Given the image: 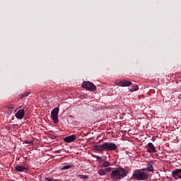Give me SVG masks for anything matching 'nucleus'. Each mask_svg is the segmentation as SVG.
Returning a JSON list of instances; mask_svg holds the SVG:
<instances>
[{
  "instance_id": "2",
  "label": "nucleus",
  "mask_w": 181,
  "mask_h": 181,
  "mask_svg": "<svg viewBox=\"0 0 181 181\" xmlns=\"http://www.w3.org/2000/svg\"><path fill=\"white\" fill-rule=\"evenodd\" d=\"M94 148L98 152H108L110 151H115L118 146L115 143L104 142L102 144L95 145Z\"/></svg>"
},
{
  "instance_id": "22",
  "label": "nucleus",
  "mask_w": 181,
  "mask_h": 181,
  "mask_svg": "<svg viewBox=\"0 0 181 181\" xmlns=\"http://www.w3.org/2000/svg\"><path fill=\"white\" fill-rule=\"evenodd\" d=\"M111 169H112L111 168H107L105 169V170H106V172L108 173V172H111Z\"/></svg>"
},
{
  "instance_id": "14",
  "label": "nucleus",
  "mask_w": 181,
  "mask_h": 181,
  "mask_svg": "<svg viewBox=\"0 0 181 181\" xmlns=\"http://www.w3.org/2000/svg\"><path fill=\"white\" fill-rule=\"evenodd\" d=\"M30 94V92H25V93H22L20 95V98L22 100V98H25V97H28Z\"/></svg>"
},
{
  "instance_id": "19",
  "label": "nucleus",
  "mask_w": 181,
  "mask_h": 181,
  "mask_svg": "<svg viewBox=\"0 0 181 181\" xmlns=\"http://www.w3.org/2000/svg\"><path fill=\"white\" fill-rule=\"evenodd\" d=\"M116 84L117 86H120V87H122V81H117Z\"/></svg>"
},
{
  "instance_id": "21",
  "label": "nucleus",
  "mask_w": 181,
  "mask_h": 181,
  "mask_svg": "<svg viewBox=\"0 0 181 181\" xmlns=\"http://www.w3.org/2000/svg\"><path fill=\"white\" fill-rule=\"evenodd\" d=\"M45 181H53V178H49V177H46L45 178Z\"/></svg>"
},
{
  "instance_id": "15",
  "label": "nucleus",
  "mask_w": 181,
  "mask_h": 181,
  "mask_svg": "<svg viewBox=\"0 0 181 181\" xmlns=\"http://www.w3.org/2000/svg\"><path fill=\"white\" fill-rule=\"evenodd\" d=\"M6 110H13L15 108V105L10 104L6 106Z\"/></svg>"
},
{
  "instance_id": "10",
  "label": "nucleus",
  "mask_w": 181,
  "mask_h": 181,
  "mask_svg": "<svg viewBox=\"0 0 181 181\" xmlns=\"http://www.w3.org/2000/svg\"><path fill=\"white\" fill-rule=\"evenodd\" d=\"M15 170H16V172H23L24 173H26V172L29 170V168L23 165H16Z\"/></svg>"
},
{
  "instance_id": "5",
  "label": "nucleus",
  "mask_w": 181,
  "mask_h": 181,
  "mask_svg": "<svg viewBox=\"0 0 181 181\" xmlns=\"http://www.w3.org/2000/svg\"><path fill=\"white\" fill-rule=\"evenodd\" d=\"M51 117L54 124H57L59 122V108L55 107L53 109L51 112Z\"/></svg>"
},
{
  "instance_id": "25",
  "label": "nucleus",
  "mask_w": 181,
  "mask_h": 181,
  "mask_svg": "<svg viewBox=\"0 0 181 181\" xmlns=\"http://www.w3.org/2000/svg\"><path fill=\"white\" fill-rule=\"evenodd\" d=\"M99 163H101V161H99Z\"/></svg>"
},
{
  "instance_id": "18",
  "label": "nucleus",
  "mask_w": 181,
  "mask_h": 181,
  "mask_svg": "<svg viewBox=\"0 0 181 181\" xmlns=\"http://www.w3.org/2000/svg\"><path fill=\"white\" fill-rule=\"evenodd\" d=\"M79 177L81 179H83V180H86L88 179V175H80Z\"/></svg>"
},
{
  "instance_id": "7",
  "label": "nucleus",
  "mask_w": 181,
  "mask_h": 181,
  "mask_svg": "<svg viewBox=\"0 0 181 181\" xmlns=\"http://www.w3.org/2000/svg\"><path fill=\"white\" fill-rule=\"evenodd\" d=\"M77 139V136L76 134H72L70 136H67L64 139V142L66 144H71V142H74Z\"/></svg>"
},
{
  "instance_id": "3",
  "label": "nucleus",
  "mask_w": 181,
  "mask_h": 181,
  "mask_svg": "<svg viewBox=\"0 0 181 181\" xmlns=\"http://www.w3.org/2000/svg\"><path fill=\"white\" fill-rule=\"evenodd\" d=\"M148 176L145 172L141 171V170H136L132 174L131 179H136L137 180H146Z\"/></svg>"
},
{
  "instance_id": "13",
  "label": "nucleus",
  "mask_w": 181,
  "mask_h": 181,
  "mask_svg": "<svg viewBox=\"0 0 181 181\" xmlns=\"http://www.w3.org/2000/svg\"><path fill=\"white\" fill-rule=\"evenodd\" d=\"M108 166H111V163L108 161H104L102 163V168H108Z\"/></svg>"
},
{
  "instance_id": "16",
  "label": "nucleus",
  "mask_w": 181,
  "mask_h": 181,
  "mask_svg": "<svg viewBox=\"0 0 181 181\" xmlns=\"http://www.w3.org/2000/svg\"><path fill=\"white\" fill-rule=\"evenodd\" d=\"M71 168H73V165H64L63 168H62V170H66L67 169H71Z\"/></svg>"
},
{
  "instance_id": "23",
  "label": "nucleus",
  "mask_w": 181,
  "mask_h": 181,
  "mask_svg": "<svg viewBox=\"0 0 181 181\" xmlns=\"http://www.w3.org/2000/svg\"><path fill=\"white\" fill-rule=\"evenodd\" d=\"M96 159H97L98 160H101V157H100V156H98L96 157Z\"/></svg>"
},
{
  "instance_id": "6",
  "label": "nucleus",
  "mask_w": 181,
  "mask_h": 181,
  "mask_svg": "<svg viewBox=\"0 0 181 181\" xmlns=\"http://www.w3.org/2000/svg\"><path fill=\"white\" fill-rule=\"evenodd\" d=\"M19 108V110L16 113V117L17 119H23L25 117V110L21 109L22 106H20Z\"/></svg>"
},
{
  "instance_id": "4",
  "label": "nucleus",
  "mask_w": 181,
  "mask_h": 181,
  "mask_svg": "<svg viewBox=\"0 0 181 181\" xmlns=\"http://www.w3.org/2000/svg\"><path fill=\"white\" fill-rule=\"evenodd\" d=\"M82 88H86L88 91H95L97 90V86L90 81H84L82 83Z\"/></svg>"
},
{
  "instance_id": "1",
  "label": "nucleus",
  "mask_w": 181,
  "mask_h": 181,
  "mask_svg": "<svg viewBox=\"0 0 181 181\" xmlns=\"http://www.w3.org/2000/svg\"><path fill=\"white\" fill-rule=\"evenodd\" d=\"M128 173H129L128 168L119 167L112 170L110 176L113 180H121L124 179V177H127Z\"/></svg>"
},
{
  "instance_id": "20",
  "label": "nucleus",
  "mask_w": 181,
  "mask_h": 181,
  "mask_svg": "<svg viewBox=\"0 0 181 181\" xmlns=\"http://www.w3.org/2000/svg\"><path fill=\"white\" fill-rule=\"evenodd\" d=\"M139 88L138 87V85H136V86H134V88H132V90H133V91H138Z\"/></svg>"
},
{
  "instance_id": "24",
  "label": "nucleus",
  "mask_w": 181,
  "mask_h": 181,
  "mask_svg": "<svg viewBox=\"0 0 181 181\" xmlns=\"http://www.w3.org/2000/svg\"><path fill=\"white\" fill-rule=\"evenodd\" d=\"M52 181H62V180H57V179H53Z\"/></svg>"
},
{
  "instance_id": "12",
  "label": "nucleus",
  "mask_w": 181,
  "mask_h": 181,
  "mask_svg": "<svg viewBox=\"0 0 181 181\" xmlns=\"http://www.w3.org/2000/svg\"><path fill=\"white\" fill-rule=\"evenodd\" d=\"M132 83L129 81H122V87H129Z\"/></svg>"
},
{
  "instance_id": "8",
  "label": "nucleus",
  "mask_w": 181,
  "mask_h": 181,
  "mask_svg": "<svg viewBox=\"0 0 181 181\" xmlns=\"http://www.w3.org/2000/svg\"><path fill=\"white\" fill-rule=\"evenodd\" d=\"M146 149H147V152H148V153H152V152L153 153H156V147H155L152 143H148L147 146H146Z\"/></svg>"
},
{
  "instance_id": "17",
  "label": "nucleus",
  "mask_w": 181,
  "mask_h": 181,
  "mask_svg": "<svg viewBox=\"0 0 181 181\" xmlns=\"http://www.w3.org/2000/svg\"><path fill=\"white\" fill-rule=\"evenodd\" d=\"M98 174L100 175V176H104V175H105V170H100L98 171Z\"/></svg>"
},
{
  "instance_id": "11",
  "label": "nucleus",
  "mask_w": 181,
  "mask_h": 181,
  "mask_svg": "<svg viewBox=\"0 0 181 181\" xmlns=\"http://www.w3.org/2000/svg\"><path fill=\"white\" fill-rule=\"evenodd\" d=\"M146 170L148 172H153V163H148L147 164Z\"/></svg>"
},
{
  "instance_id": "9",
  "label": "nucleus",
  "mask_w": 181,
  "mask_h": 181,
  "mask_svg": "<svg viewBox=\"0 0 181 181\" xmlns=\"http://www.w3.org/2000/svg\"><path fill=\"white\" fill-rule=\"evenodd\" d=\"M172 176L177 180V179H181V169H175L172 172Z\"/></svg>"
}]
</instances>
